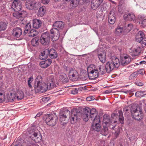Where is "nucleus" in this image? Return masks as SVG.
I'll return each instance as SVG.
<instances>
[{
	"label": "nucleus",
	"instance_id": "f257e3e1",
	"mask_svg": "<svg viewBox=\"0 0 146 146\" xmlns=\"http://www.w3.org/2000/svg\"><path fill=\"white\" fill-rule=\"evenodd\" d=\"M52 28L50 32L52 35L51 37L52 40L56 41L58 40L60 36V33L58 29H62L64 27V24L61 21H57L53 24Z\"/></svg>",
	"mask_w": 146,
	"mask_h": 146
},
{
	"label": "nucleus",
	"instance_id": "f03ea898",
	"mask_svg": "<svg viewBox=\"0 0 146 146\" xmlns=\"http://www.w3.org/2000/svg\"><path fill=\"white\" fill-rule=\"evenodd\" d=\"M132 117L135 119L139 121L143 119V114L142 108L140 106H132L130 109Z\"/></svg>",
	"mask_w": 146,
	"mask_h": 146
},
{
	"label": "nucleus",
	"instance_id": "7ed1b4c3",
	"mask_svg": "<svg viewBox=\"0 0 146 146\" xmlns=\"http://www.w3.org/2000/svg\"><path fill=\"white\" fill-rule=\"evenodd\" d=\"M38 132V131L34 124H32L31 129L29 131V137L32 140L36 143L39 142L42 139L41 134Z\"/></svg>",
	"mask_w": 146,
	"mask_h": 146
},
{
	"label": "nucleus",
	"instance_id": "20e7f679",
	"mask_svg": "<svg viewBox=\"0 0 146 146\" xmlns=\"http://www.w3.org/2000/svg\"><path fill=\"white\" fill-rule=\"evenodd\" d=\"M50 54V57L51 58H57V54L55 50L51 49H45L42 52H41L40 55L39 56V58L42 60H44L46 59Z\"/></svg>",
	"mask_w": 146,
	"mask_h": 146
},
{
	"label": "nucleus",
	"instance_id": "39448f33",
	"mask_svg": "<svg viewBox=\"0 0 146 146\" xmlns=\"http://www.w3.org/2000/svg\"><path fill=\"white\" fill-rule=\"evenodd\" d=\"M88 76L90 79L94 80L97 78L99 74L98 71L95 69V66L90 65L87 68Z\"/></svg>",
	"mask_w": 146,
	"mask_h": 146
},
{
	"label": "nucleus",
	"instance_id": "423d86ee",
	"mask_svg": "<svg viewBox=\"0 0 146 146\" xmlns=\"http://www.w3.org/2000/svg\"><path fill=\"white\" fill-rule=\"evenodd\" d=\"M34 88L35 91L38 93L45 92L48 88L47 85L45 83L40 81L35 83Z\"/></svg>",
	"mask_w": 146,
	"mask_h": 146
},
{
	"label": "nucleus",
	"instance_id": "0eeeda50",
	"mask_svg": "<svg viewBox=\"0 0 146 146\" xmlns=\"http://www.w3.org/2000/svg\"><path fill=\"white\" fill-rule=\"evenodd\" d=\"M58 117L55 113L49 114L46 117L45 121L47 124L50 126H54L58 121Z\"/></svg>",
	"mask_w": 146,
	"mask_h": 146
},
{
	"label": "nucleus",
	"instance_id": "6e6552de",
	"mask_svg": "<svg viewBox=\"0 0 146 146\" xmlns=\"http://www.w3.org/2000/svg\"><path fill=\"white\" fill-rule=\"evenodd\" d=\"M70 115V112L68 110L60 113V121L62 125H64L68 122V118L67 117H69Z\"/></svg>",
	"mask_w": 146,
	"mask_h": 146
},
{
	"label": "nucleus",
	"instance_id": "1a4fd4ad",
	"mask_svg": "<svg viewBox=\"0 0 146 146\" xmlns=\"http://www.w3.org/2000/svg\"><path fill=\"white\" fill-rule=\"evenodd\" d=\"M82 114L79 111H78L76 110H73L72 111L70 116V121L71 124H74L76 123L78 119L80 118Z\"/></svg>",
	"mask_w": 146,
	"mask_h": 146
},
{
	"label": "nucleus",
	"instance_id": "9d476101",
	"mask_svg": "<svg viewBox=\"0 0 146 146\" xmlns=\"http://www.w3.org/2000/svg\"><path fill=\"white\" fill-rule=\"evenodd\" d=\"M92 121H93L92 125V129L98 132L100 131L101 127L100 117H97Z\"/></svg>",
	"mask_w": 146,
	"mask_h": 146
},
{
	"label": "nucleus",
	"instance_id": "9b49d317",
	"mask_svg": "<svg viewBox=\"0 0 146 146\" xmlns=\"http://www.w3.org/2000/svg\"><path fill=\"white\" fill-rule=\"evenodd\" d=\"M50 38V36L49 33L46 32L43 33L40 38L41 43L43 45H47L49 43Z\"/></svg>",
	"mask_w": 146,
	"mask_h": 146
},
{
	"label": "nucleus",
	"instance_id": "f8f14e48",
	"mask_svg": "<svg viewBox=\"0 0 146 146\" xmlns=\"http://www.w3.org/2000/svg\"><path fill=\"white\" fill-rule=\"evenodd\" d=\"M22 33V30L19 27L15 28L11 31L12 35L15 39L19 38L21 36Z\"/></svg>",
	"mask_w": 146,
	"mask_h": 146
},
{
	"label": "nucleus",
	"instance_id": "ddd939ff",
	"mask_svg": "<svg viewBox=\"0 0 146 146\" xmlns=\"http://www.w3.org/2000/svg\"><path fill=\"white\" fill-rule=\"evenodd\" d=\"M47 86L49 89L54 88L56 87L55 83V80L53 76H49L47 78Z\"/></svg>",
	"mask_w": 146,
	"mask_h": 146
},
{
	"label": "nucleus",
	"instance_id": "4468645a",
	"mask_svg": "<svg viewBox=\"0 0 146 146\" xmlns=\"http://www.w3.org/2000/svg\"><path fill=\"white\" fill-rule=\"evenodd\" d=\"M120 63L123 66H126L131 61L130 57L127 54H123L120 56Z\"/></svg>",
	"mask_w": 146,
	"mask_h": 146
},
{
	"label": "nucleus",
	"instance_id": "2eb2a0df",
	"mask_svg": "<svg viewBox=\"0 0 146 146\" xmlns=\"http://www.w3.org/2000/svg\"><path fill=\"white\" fill-rule=\"evenodd\" d=\"M68 76L71 80L75 81L78 77V74L76 70L71 69L69 71Z\"/></svg>",
	"mask_w": 146,
	"mask_h": 146
},
{
	"label": "nucleus",
	"instance_id": "dca6fc26",
	"mask_svg": "<svg viewBox=\"0 0 146 146\" xmlns=\"http://www.w3.org/2000/svg\"><path fill=\"white\" fill-rule=\"evenodd\" d=\"M21 3L19 1L14 0L12 4V7L14 9L16 12H18L21 9Z\"/></svg>",
	"mask_w": 146,
	"mask_h": 146
},
{
	"label": "nucleus",
	"instance_id": "f3484780",
	"mask_svg": "<svg viewBox=\"0 0 146 146\" xmlns=\"http://www.w3.org/2000/svg\"><path fill=\"white\" fill-rule=\"evenodd\" d=\"M103 0H92L91 6V8L94 10L97 9L102 3Z\"/></svg>",
	"mask_w": 146,
	"mask_h": 146
},
{
	"label": "nucleus",
	"instance_id": "a211bd4d",
	"mask_svg": "<svg viewBox=\"0 0 146 146\" xmlns=\"http://www.w3.org/2000/svg\"><path fill=\"white\" fill-rule=\"evenodd\" d=\"M36 2L34 0H27L25 5L26 8L29 10L33 9L35 7Z\"/></svg>",
	"mask_w": 146,
	"mask_h": 146
},
{
	"label": "nucleus",
	"instance_id": "6ab92c4d",
	"mask_svg": "<svg viewBox=\"0 0 146 146\" xmlns=\"http://www.w3.org/2000/svg\"><path fill=\"white\" fill-rule=\"evenodd\" d=\"M135 40L136 41L139 43H140L143 46H144L146 45V38L141 36L137 35L135 36Z\"/></svg>",
	"mask_w": 146,
	"mask_h": 146
},
{
	"label": "nucleus",
	"instance_id": "aec40b11",
	"mask_svg": "<svg viewBox=\"0 0 146 146\" xmlns=\"http://www.w3.org/2000/svg\"><path fill=\"white\" fill-rule=\"evenodd\" d=\"M90 109L86 108L83 111L82 114V118L85 121H87L90 117V113L89 112Z\"/></svg>",
	"mask_w": 146,
	"mask_h": 146
},
{
	"label": "nucleus",
	"instance_id": "412c9836",
	"mask_svg": "<svg viewBox=\"0 0 146 146\" xmlns=\"http://www.w3.org/2000/svg\"><path fill=\"white\" fill-rule=\"evenodd\" d=\"M115 68L113 64H112L111 62H107L105 66V68L106 72L108 73H109L111 72Z\"/></svg>",
	"mask_w": 146,
	"mask_h": 146
},
{
	"label": "nucleus",
	"instance_id": "4be33fe9",
	"mask_svg": "<svg viewBox=\"0 0 146 146\" xmlns=\"http://www.w3.org/2000/svg\"><path fill=\"white\" fill-rule=\"evenodd\" d=\"M124 19L126 20L133 21L135 19V16L134 13H125L123 16Z\"/></svg>",
	"mask_w": 146,
	"mask_h": 146
},
{
	"label": "nucleus",
	"instance_id": "5701e85b",
	"mask_svg": "<svg viewBox=\"0 0 146 146\" xmlns=\"http://www.w3.org/2000/svg\"><path fill=\"white\" fill-rule=\"evenodd\" d=\"M41 21L37 19H33V26L34 28L38 29L39 28L42 24Z\"/></svg>",
	"mask_w": 146,
	"mask_h": 146
},
{
	"label": "nucleus",
	"instance_id": "b1692460",
	"mask_svg": "<svg viewBox=\"0 0 146 146\" xmlns=\"http://www.w3.org/2000/svg\"><path fill=\"white\" fill-rule=\"evenodd\" d=\"M16 93L15 91H12L10 94L7 95V98L9 101L12 102L16 99Z\"/></svg>",
	"mask_w": 146,
	"mask_h": 146
},
{
	"label": "nucleus",
	"instance_id": "393cba45",
	"mask_svg": "<svg viewBox=\"0 0 146 146\" xmlns=\"http://www.w3.org/2000/svg\"><path fill=\"white\" fill-rule=\"evenodd\" d=\"M89 112L90 113V115L92 120H94V119L96 118L97 117H99V116L97 115V112L96 111V110L95 108H92L91 110L90 109Z\"/></svg>",
	"mask_w": 146,
	"mask_h": 146
},
{
	"label": "nucleus",
	"instance_id": "a878e982",
	"mask_svg": "<svg viewBox=\"0 0 146 146\" xmlns=\"http://www.w3.org/2000/svg\"><path fill=\"white\" fill-rule=\"evenodd\" d=\"M111 63L113 64L115 68H117L119 67L120 64V62L119 59L115 57L112 58Z\"/></svg>",
	"mask_w": 146,
	"mask_h": 146
},
{
	"label": "nucleus",
	"instance_id": "bb28decb",
	"mask_svg": "<svg viewBox=\"0 0 146 146\" xmlns=\"http://www.w3.org/2000/svg\"><path fill=\"white\" fill-rule=\"evenodd\" d=\"M46 11V7L44 6L40 7L38 12L37 15L38 17H42L45 13Z\"/></svg>",
	"mask_w": 146,
	"mask_h": 146
},
{
	"label": "nucleus",
	"instance_id": "cd10ccee",
	"mask_svg": "<svg viewBox=\"0 0 146 146\" xmlns=\"http://www.w3.org/2000/svg\"><path fill=\"white\" fill-rule=\"evenodd\" d=\"M103 124L107 125L110 121V116L107 114H104L103 117Z\"/></svg>",
	"mask_w": 146,
	"mask_h": 146
},
{
	"label": "nucleus",
	"instance_id": "c85d7f7f",
	"mask_svg": "<svg viewBox=\"0 0 146 146\" xmlns=\"http://www.w3.org/2000/svg\"><path fill=\"white\" fill-rule=\"evenodd\" d=\"M16 99L18 100H21L24 97V93L21 91L19 90L16 93Z\"/></svg>",
	"mask_w": 146,
	"mask_h": 146
},
{
	"label": "nucleus",
	"instance_id": "c756f323",
	"mask_svg": "<svg viewBox=\"0 0 146 146\" xmlns=\"http://www.w3.org/2000/svg\"><path fill=\"white\" fill-rule=\"evenodd\" d=\"M141 48L139 46H137L136 48H134L133 50V55L136 56L139 55L141 53Z\"/></svg>",
	"mask_w": 146,
	"mask_h": 146
},
{
	"label": "nucleus",
	"instance_id": "7c9ffc66",
	"mask_svg": "<svg viewBox=\"0 0 146 146\" xmlns=\"http://www.w3.org/2000/svg\"><path fill=\"white\" fill-rule=\"evenodd\" d=\"M133 27V26L132 24H128L127 27H124L123 28V32L124 33V34H125L130 32V31L132 29Z\"/></svg>",
	"mask_w": 146,
	"mask_h": 146
},
{
	"label": "nucleus",
	"instance_id": "2f4dec72",
	"mask_svg": "<svg viewBox=\"0 0 146 146\" xmlns=\"http://www.w3.org/2000/svg\"><path fill=\"white\" fill-rule=\"evenodd\" d=\"M98 56L99 60L102 63H104L106 61V56L104 53L100 54L98 55Z\"/></svg>",
	"mask_w": 146,
	"mask_h": 146
},
{
	"label": "nucleus",
	"instance_id": "473e14b6",
	"mask_svg": "<svg viewBox=\"0 0 146 146\" xmlns=\"http://www.w3.org/2000/svg\"><path fill=\"white\" fill-rule=\"evenodd\" d=\"M98 70L99 74L101 75H103L105 74L106 71L105 68V66L103 65H100L98 66Z\"/></svg>",
	"mask_w": 146,
	"mask_h": 146
},
{
	"label": "nucleus",
	"instance_id": "72a5a7b5",
	"mask_svg": "<svg viewBox=\"0 0 146 146\" xmlns=\"http://www.w3.org/2000/svg\"><path fill=\"white\" fill-rule=\"evenodd\" d=\"M108 128L105 126H104L103 128L100 131V133L102 135H106L108 133Z\"/></svg>",
	"mask_w": 146,
	"mask_h": 146
},
{
	"label": "nucleus",
	"instance_id": "f704fd0d",
	"mask_svg": "<svg viewBox=\"0 0 146 146\" xmlns=\"http://www.w3.org/2000/svg\"><path fill=\"white\" fill-rule=\"evenodd\" d=\"M7 27V24L5 22H0V31L5 30Z\"/></svg>",
	"mask_w": 146,
	"mask_h": 146
},
{
	"label": "nucleus",
	"instance_id": "c9c22d12",
	"mask_svg": "<svg viewBox=\"0 0 146 146\" xmlns=\"http://www.w3.org/2000/svg\"><path fill=\"white\" fill-rule=\"evenodd\" d=\"M123 28H122L119 26H118L115 29V34L117 35H119L122 33H123V34H124V33L123 32Z\"/></svg>",
	"mask_w": 146,
	"mask_h": 146
},
{
	"label": "nucleus",
	"instance_id": "e433bc0d",
	"mask_svg": "<svg viewBox=\"0 0 146 146\" xmlns=\"http://www.w3.org/2000/svg\"><path fill=\"white\" fill-rule=\"evenodd\" d=\"M39 38L38 37H35L33 38L31 41L32 45L33 46H37L39 43Z\"/></svg>",
	"mask_w": 146,
	"mask_h": 146
},
{
	"label": "nucleus",
	"instance_id": "4c0bfd02",
	"mask_svg": "<svg viewBox=\"0 0 146 146\" xmlns=\"http://www.w3.org/2000/svg\"><path fill=\"white\" fill-rule=\"evenodd\" d=\"M146 94V92L145 91H138L135 94V96L137 97H141Z\"/></svg>",
	"mask_w": 146,
	"mask_h": 146
},
{
	"label": "nucleus",
	"instance_id": "58836bf2",
	"mask_svg": "<svg viewBox=\"0 0 146 146\" xmlns=\"http://www.w3.org/2000/svg\"><path fill=\"white\" fill-rule=\"evenodd\" d=\"M38 32L35 29H32L30 30L29 33V36L30 37H34L37 35Z\"/></svg>",
	"mask_w": 146,
	"mask_h": 146
},
{
	"label": "nucleus",
	"instance_id": "ea45409f",
	"mask_svg": "<svg viewBox=\"0 0 146 146\" xmlns=\"http://www.w3.org/2000/svg\"><path fill=\"white\" fill-rule=\"evenodd\" d=\"M66 1L68 0H65ZM81 0H72L71 2V5L73 7H75L79 4Z\"/></svg>",
	"mask_w": 146,
	"mask_h": 146
},
{
	"label": "nucleus",
	"instance_id": "a19ab883",
	"mask_svg": "<svg viewBox=\"0 0 146 146\" xmlns=\"http://www.w3.org/2000/svg\"><path fill=\"white\" fill-rule=\"evenodd\" d=\"M31 24L30 23H28L25 27V30L24 31V33L27 34L28 33L29 31L30 30L31 28Z\"/></svg>",
	"mask_w": 146,
	"mask_h": 146
},
{
	"label": "nucleus",
	"instance_id": "79ce46f5",
	"mask_svg": "<svg viewBox=\"0 0 146 146\" xmlns=\"http://www.w3.org/2000/svg\"><path fill=\"white\" fill-rule=\"evenodd\" d=\"M118 113L119 115V119L120 122L122 124L123 123V112L122 111L119 110L118 111Z\"/></svg>",
	"mask_w": 146,
	"mask_h": 146
},
{
	"label": "nucleus",
	"instance_id": "37998d69",
	"mask_svg": "<svg viewBox=\"0 0 146 146\" xmlns=\"http://www.w3.org/2000/svg\"><path fill=\"white\" fill-rule=\"evenodd\" d=\"M5 99V96L2 92L0 91V103L4 102Z\"/></svg>",
	"mask_w": 146,
	"mask_h": 146
},
{
	"label": "nucleus",
	"instance_id": "c03bdc74",
	"mask_svg": "<svg viewBox=\"0 0 146 146\" xmlns=\"http://www.w3.org/2000/svg\"><path fill=\"white\" fill-rule=\"evenodd\" d=\"M138 76V74L136 72H134L132 73L129 77L130 80H133L136 78Z\"/></svg>",
	"mask_w": 146,
	"mask_h": 146
},
{
	"label": "nucleus",
	"instance_id": "a18cd8bd",
	"mask_svg": "<svg viewBox=\"0 0 146 146\" xmlns=\"http://www.w3.org/2000/svg\"><path fill=\"white\" fill-rule=\"evenodd\" d=\"M139 23L142 27L143 28L146 27V19L141 20Z\"/></svg>",
	"mask_w": 146,
	"mask_h": 146
},
{
	"label": "nucleus",
	"instance_id": "49530a36",
	"mask_svg": "<svg viewBox=\"0 0 146 146\" xmlns=\"http://www.w3.org/2000/svg\"><path fill=\"white\" fill-rule=\"evenodd\" d=\"M33 77L31 76L29 78L28 81V84L29 87L31 88L32 86L31 84L33 81Z\"/></svg>",
	"mask_w": 146,
	"mask_h": 146
},
{
	"label": "nucleus",
	"instance_id": "de8ad7c7",
	"mask_svg": "<svg viewBox=\"0 0 146 146\" xmlns=\"http://www.w3.org/2000/svg\"><path fill=\"white\" fill-rule=\"evenodd\" d=\"M46 64H47L46 63L45 61L41 62L40 63V67L42 68H47L48 66Z\"/></svg>",
	"mask_w": 146,
	"mask_h": 146
},
{
	"label": "nucleus",
	"instance_id": "09e8293b",
	"mask_svg": "<svg viewBox=\"0 0 146 146\" xmlns=\"http://www.w3.org/2000/svg\"><path fill=\"white\" fill-rule=\"evenodd\" d=\"M109 18L115 20L114 13L113 11H111L110 12L109 15Z\"/></svg>",
	"mask_w": 146,
	"mask_h": 146
},
{
	"label": "nucleus",
	"instance_id": "8fccbe9b",
	"mask_svg": "<svg viewBox=\"0 0 146 146\" xmlns=\"http://www.w3.org/2000/svg\"><path fill=\"white\" fill-rule=\"evenodd\" d=\"M137 35H138V36H142V37L143 38L145 37V34L143 32L141 31H140L138 32L137 33Z\"/></svg>",
	"mask_w": 146,
	"mask_h": 146
},
{
	"label": "nucleus",
	"instance_id": "3c124183",
	"mask_svg": "<svg viewBox=\"0 0 146 146\" xmlns=\"http://www.w3.org/2000/svg\"><path fill=\"white\" fill-rule=\"evenodd\" d=\"M42 78L41 75H38L36 79L35 83L38 82V81L42 82Z\"/></svg>",
	"mask_w": 146,
	"mask_h": 146
},
{
	"label": "nucleus",
	"instance_id": "603ef678",
	"mask_svg": "<svg viewBox=\"0 0 146 146\" xmlns=\"http://www.w3.org/2000/svg\"><path fill=\"white\" fill-rule=\"evenodd\" d=\"M120 131V129L119 128H118L117 130L115 131L114 133V135L115 138H117L119 135V134Z\"/></svg>",
	"mask_w": 146,
	"mask_h": 146
},
{
	"label": "nucleus",
	"instance_id": "864d4df0",
	"mask_svg": "<svg viewBox=\"0 0 146 146\" xmlns=\"http://www.w3.org/2000/svg\"><path fill=\"white\" fill-rule=\"evenodd\" d=\"M20 13L22 17H25L27 16V12L24 11H21Z\"/></svg>",
	"mask_w": 146,
	"mask_h": 146
},
{
	"label": "nucleus",
	"instance_id": "5fc2aeb1",
	"mask_svg": "<svg viewBox=\"0 0 146 146\" xmlns=\"http://www.w3.org/2000/svg\"><path fill=\"white\" fill-rule=\"evenodd\" d=\"M50 100V98L48 97H44L42 99V101L44 102H46Z\"/></svg>",
	"mask_w": 146,
	"mask_h": 146
},
{
	"label": "nucleus",
	"instance_id": "6e6d98bb",
	"mask_svg": "<svg viewBox=\"0 0 146 146\" xmlns=\"http://www.w3.org/2000/svg\"><path fill=\"white\" fill-rule=\"evenodd\" d=\"M46 63L48 66H49L52 63V60L50 59H48L46 60L45 61Z\"/></svg>",
	"mask_w": 146,
	"mask_h": 146
},
{
	"label": "nucleus",
	"instance_id": "4d7b16f0",
	"mask_svg": "<svg viewBox=\"0 0 146 146\" xmlns=\"http://www.w3.org/2000/svg\"><path fill=\"white\" fill-rule=\"evenodd\" d=\"M78 92V90L76 88L74 89L71 91L72 94H76Z\"/></svg>",
	"mask_w": 146,
	"mask_h": 146
},
{
	"label": "nucleus",
	"instance_id": "13d9d810",
	"mask_svg": "<svg viewBox=\"0 0 146 146\" xmlns=\"http://www.w3.org/2000/svg\"><path fill=\"white\" fill-rule=\"evenodd\" d=\"M95 99V98L93 96H89L87 97L86 100L88 101H90L94 100Z\"/></svg>",
	"mask_w": 146,
	"mask_h": 146
},
{
	"label": "nucleus",
	"instance_id": "bf43d9fd",
	"mask_svg": "<svg viewBox=\"0 0 146 146\" xmlns=\"http://www.w3.org/2000/svg\"><path fill=\"white\" fill-rule=\"evenodd\" d=\"M115 20L108 18L109 22L111 24H113L114 23Z\"/></svg>",
	"mask_w": 146,
	"mask_h": 146
},
{
	"label": "nucleus",
	"instance_id": "052dcab7",
	"mask_svg": "<svg viewBox=\"0 0 146 146\" xmlns=\"http://www.w3.org/2000/svg\"><path fill=\"white\" fill-rule=\"evenodd\" d=\"M50 0H42L41 3L44 4H47L49 2Z\"/></svg>",
	"mask_w": 146,
	"mask_h": 146
},
{
	"label": "nucleus",
	"instance_id": "680f3d73",
	"mask_svg": "<svg viewBox=\"0 0 146 146\" xmlns=\"http://www.w3.org/2000/svg\"><path fill=\"white\" fill-rule=\"evenodd\" d=\"M136 72L137 73L138 75L139 74H142L144 72V71L143 69H141L138 70Z\"/></svg>",
	"mask_w": 146,
	"mask_h": 146
},
{
	"label": "nucleus",
	"instance_id": "e2e57ef3",
	"mask_svg": "<svg viewBox=\"0 0 146 146\" xmlns=\"http://www.w3.org/2000/svg\"><path fill=\"white\" fill-rule=\"evenodd\" d=\"M136 84L138 86H141L143 85V84L141 82H137L136 83Z\"/></svg>",
	"mask_w": 146,
	"mask_h": 146
},
{
	"label": "nucleus",
	"instance_id": "0e129e2a",
	"mask_svg": "<svg viewBox=\"0 0 146 146\" xmlns=\"http://www.w3.org/2000/svg\"><path fill=\"white\" fill-rule=\"evenodd\" d=\"M42 115V112H39L37 114V115L35 116V118H36L37 117L40 116L41 115Z\"/></svg>",
	"mask_w": 146,
	"mask_h": 146
},
{
	"label": "nucleus",
	"instance_id": "69168bd1",
	"mask_svg": "<svg viewBox=\"0 0 146 146\" xmlns=\"http://www.w3.org/2000/svg\"><path fill=\"white\" fill-rule=\"evenodd\" d=\"M16 17L17 19H19L20 17H22L20 14V12L18 13L17 15L16 16Z\"/></svg>",
	"mask_w": 146,
	"mask_h": 146
},
{
	"label": "nucleus",
	"instance_id": "338daca9",
	"mask_svg": "<svg viewBox=\"0 0 146 146\" xmlns=\"http://www.w3.org/2000/svg\"><path fill=\"white\" fill-rule=\"evenodd\" d=\"M64 79H63V80H62V81L66 82L67 81L68 79V78L66 77V75H65V76H64Z\"/></svg>",
	"mask_w": 146,
	"mask_h": 146
},
{
	"label": "nucleus",
	"instance_id": "774afa93",
	"mask_svg": "<svg viewBox=\"0 0 146 146\" xmlns=\"http://www.w3.org/2000/svg\"><path fill=\"white\" fill-rule=\"evenodd\" d=\"M78 91H82V90H83V87H80L78 88Z\"/></svg>",
	"mask_w": 146,
	"mask_h": 146
}]
</instances>
